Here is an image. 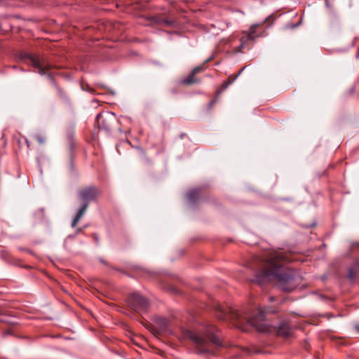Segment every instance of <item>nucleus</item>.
Listing matches in <instances>:
<instances>
[{"instance_id": "23", "label": "nucleus", "mask_w": 359, "mask_h": 359, "mask_svg": "<svg viewBox=\"0 0 359 359\" xmlns=\"http://www.w3.org/2000/svg\"><path fill=\"white\" fill-rule=\"evenodd\" d=\"M270 300H271V302H273V301L275 300V297H270Z\"/></svg>"}, {"instance_id": "16", "label": "nucleus", "mask_w": 359, "mask_h": 359, "mask_svg": "<svg viewBox=\"0 0 359 359\" xmlns=\"http://www.w3.org/2000/svg\"><path fill=\"white\" fill-rule=\"evenodd\" d=\"M35 138H36V141L41 144H42L45 142V138L40 135H36Z\"/></svg>"}, {"instance_id": "6", "label": "nucleus", "mask_w": 359, "mask_h": 359, "mask_svg": "<svg viewBox=\"0 0 359 359\" xmlns=\"http://www.w3.org/2000/svg\"><path fill=\"white\" fill-rule=\"evenodd\" d=\"M127 304L130 308L139 313H147L150 306L147 299L136 292L128 297Z\"/></svg>"}, {"instance_id": "20", "label": "nucleus", "mask_w": 359, "mask_h": 359, "mask_svg": "<svg viewBox=\"0 0 359 359\" xmlns=\"http://www.w3.org/2000/svg\"><path fill=\"white\" fill-rule=\"evenodd\" d=\"M82 88H83V90H86H86H88L90 91L91 93H93V89H92L91 88H90V87L88 86V84H86V88H85L84 85H82Z\"/></svg>"}, {"instance_id": "7", "label": "nucleus", "mask_w": 359, "mask_h": 359, "mask_svg": "<svg viewBox=\"0 0 359 359\" xmlns=\"http://www.w3.org/2000/svg\"><path fill=\"white\" fill-rule=\"evenodd\" d=\"M116 118L114 114L109 112L99 113L95 119V125L99 129H102L107 133H111L116 124Z\"/></svg>"}, {"instance_id": "24", "label": "nucleus", "mask_w": 359, "mask_h": 359, "mask_svg": "<svg viewBox=\"0 0 359 359\" xmlns=\"http://www.w3.org/2000/svg\"><path fill=\"white\" fill-rule=\"evenodd\" d=\"M9 334V331H6V332H4V335H6V334Z\"/></svg>"}, {"instance_id": "19", "label": "nucleus", "mask_w": 359, "mask_h": 359, "mask_svg": "<svg viewBox=\"0 0 359 359\" xmlns=\"http://www.w3.org/2000/svg\"><path fill=\"white\" fill-rule=\"evenodd\" d=\"M231 85L228 81H225L223 82V83L221 86V91L225 90L229 87V86Z\"/></svg>"}, {"instance_id": "9", "label": "nucleus", "mask_w": 359, "mask_h": 359, "mask_svg": "<svg viewBox=\"0 0 359 359\" xmlns=\"http://www.w3.org/2000/svg\"><path fill=\"white\" fill-rule=\"evenodd\" d=\"M156 327L154 330V331L160 334L161 333H165L168 332L169 321L163 317H156L154 320Z\"/></svg>"}, {"instance_id": "22", "label": "nucleus", "mask_w": 359, "mask_h": 359, "mask_svg": "<svg viewBox=\"0 0 359 359\" xmlns=\"http://www.w3.org/2000/svg\"><path fill=\"white\" fill-rule=\"evenodd\" d=\"M245 68V67H243L241 69H240V71L238 72V74L236 75H238V76L242 73V72L243 71V69Z\"/></svg>"}, {"instance_id": "13", "label": "nucleus", "mask_w": 359, "mask_h": 359, "mask_svg": "<svg viewBox=\"0 0 359 359\" xmlns=\"http://www.w3.org/2000/svg\"><path fill=\"white\" fill-rule=\"evenodd\" d=\"M200 80L196 77V74L191 72L186 78L183 79L182 83L184 85H191L194 83H198Z\"/></svg>"}, {"instance_id": "18", "label": "nucleus", "mask_w": 359, "mask_h": 359, "mask_svg": "<svg viewBox=\"0 0 359 359\" xmlns=\"http://www.w3.org/2000/svg\"><path fill=\"white\" fill-rule=\"evenodd\" d=\"M237 77H238V75L232 74L229 76V78L226 81H228L229 82V83L231 84L235 81V80L237 79Z\"/></svg>"}, {"instance_id": "21", "label": "nucleus", "mask_w": 359, "mask_h": 359, "mask_svg": "<svg viewBox=\"0 0 359 359\" xmlns=\"http://www.w3.org/2000/svg\"><path fill=\"white\" fill-rule=\"evenodd\" d=\"M215 101H216L215 100H211L210 102V104H210V107H212L215 104Z\"/></svg>"}, {"instance_id": "3", "label": "nucleus", "mask_w": 359, "mask_h": 359, "mask_svg": "<svg viewBox=\"0 0 359 359\" xmlns=\"http://www.w3.org/2000/svg\"><path fill=\"white\" fill-rule=\"evenodd\" d=\"M217 328L210 324H204L194 330H182L184 339L191 341L200 354L215 355L224 344L216 332Z\"/></svg>"}, {"instance_id": "11", "label": "nucleus", "mask_w": 359, "mask_h": 359, "mask_svg": "<svg viewBox=\"0 0 359 359\" xmlns=\"http://www.w3.org/2000/svg\"><path fill=\"white\" fill-rule=\"evenodd\" d=\"M278 334L285 338H288L291 336L292 330L287 322H283L280 324L278 330Z\"/></svg>"}, {"instance_id": "12", "label": "nucleus", "mask_w": 359, "mask_h": 359, "mask_svg": "<svg viewBox=\"0 0 359 359\" xmlns=\"http://www.w3.org/2000/svg\"><path fill=\"white\" fill-rule=\"evenodd\" d=\"M203 190L202 189H195L190 190L187 193V198L190 203H196L200 197L203 195Z\"/></svg>"}, {"instance_id": "1", "label": "nucleus", "mask_w": 359, "mask_h": 359, "mask_svg": "<svg viewBox=\"0 0 359 359\" xmlns=\"http://www.w3.org/2000/svg\"><path fill=\"white\" fill-rule=\"evenodd\" d=\"M297 255L291 251L270 250L262 257L253 256L248 262V267L255 272L252 282L262 285L274 278L280 290L290 292L300 283V278L290 269L281 270L287 262L297 260Z\"/></svg>"}, {"instance_id": "4", "label": "nucleus", "mask_w": 359, "mask_h": 359, "mask_svg": "<svg viewBox=\"0 0 359 359\" xmlns=\"http://www.w3.org/2000/svg\"><path fill=\"white\" fill-rule=\"evenodd\" d=\"M19 58L27 64H30L37 69L38 73L41 75H47L55 86L57 95L65 102H69V99L67 93L56 83L53 76L48 73L53 67L48 60L38 53H29L22 52L20 53Z\"/></svg>"}, {"instance_id": "14", "label": "nucleus", "mask_w": 359, "mask_h": 359, "mask_svg": "<svg viewBox=\"0 0 359 359\" xmlns=\"http://www.w3.org/2000/svg\"><path fill=\"white\" fill-rule=\"evenodd\" d=\"M155 21L157 24L164 27H172L174 25V22L172 20H169L160 16L156 17Z\"/></svg>"}, {"instance_id": "10", "label": "nucleus", "mask_w": 359, "mask_h": 359, "mask_svg": "<svg viewBox=\"0 0 359 359\" xmlns=\"http://www.w3.org/2000/svg\"><path fill=\"white\" fill-rule=\"evenodd\" d=\"M135 158L144 167H149L152 165V161L142 149L137 150Z\"/></svg>"}, {"instance_id": "15", "label": "nucleus", "mask_w": 359, "mask_h": 359, "mask_svg": "<svg viewBox=\"0 0 359 359\" xmlns=\"http://www.w3.org/2000/svg\"><path fill=\"white\" fill-rule=\"evenodd\" d=\"M355 276H356V271L353 268L348 269V273H347V277L349 279H353L355 278Z\"/></svg>"}, {"instance_id": "17", "label": "nucleus", "mask_w": 359, "mask_h": 359, "mask_svg": "<svg viewBox=\"0 0 359 359\" xmlns=\"http://www.w3.org/2000/svg\"><path fill=\"white\" fill-rule=\"evenodd\" d=\"M203 69H204L203 66V65H200V66H198V67H195V68L192 70V72H194V74H198V73H199V72H202Z\"/></svg>"}, {"instance_id": "5", "label": "nucleus", "mask_w": 359, "mask_h": 359, "mask_svg": "<svg viewBox=\"0 0 359 359\" xmlns=\"http://www.w3.org/2000/svg\"><path fill=\"white\" fill-rule=\"evenodd\" d=\"M100 194L101 191L100 189L94 186L83 187L78 191L77 195L78 198L81 201V206L72 220V227H75L77 225L81 217L86 213L90 203L96 201Z\"/></svg>"}, {"instance_id": "8", "label": "nucleus", "mask_w": 359, "mask_h": 359, "mask_svg": "<svg viewBox=\"0 0 359 359\" xmlns=\"http://www.w3.org/2000/svg\"><path fill=\"white\" fill-rule=\"evenodd\" d=\"M259 27V25L255 24L252 25L248 32H244L243 33V36L240 39L241 44L236 48V51L237 53L241 52L242 49L244 48L250 41H253L256 39L258 35L256 34L257 28Z\"/></svg>"}, {"instance_id": "2", "label": "nucleus", "mask_w": 359, "mask_h": 359, "mask_svg": "<svg viewBox=\"0 0 359 359\" xmlns=\"http://www.w3.org/2000/svg\"><path fill=\"white\" fill-rule=\"evenodd\" d=\"M215 314L218 319L222 320L235 321L238 325L247 323L255 327L259 332L267 331L264 321L266 320V316L269 313H275L277 310L273 308L257 309L256 311H238L227 305L217 303L215 306Z\"/></svg>"}, {"instance_id": "25", "label": "nucleus", "mask_w": 359, "mask_h": 359, "mask_svg": "<svg viewBox=\"0 0 359 359\" xmlns=\"http://www.w3.org/2000/svg\"><path fill=\"white\" fill-rule=\"evenodd\" d=\"M0 321H3V320H2V319H0Z\"/></svg>"}]
</instances>
